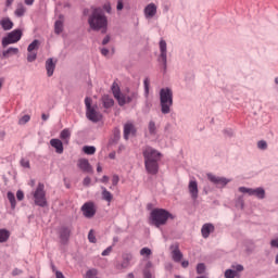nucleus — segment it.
Masks as SVG:
<instances>
[{
  "mask_svg": "<svg viewBox=\"0 0 278 278\" xmlns=\"http://www.w3.org/2000/svg\"><path fill=\"white\" fill-rule=\"evenodd\" d=\"M144 166L148 175H157L160 173V160L162 153L154 148L146 147L142 150Z\"/></svg>",
  "mask_w": 278,
  "mask_h": 278,
  "instance_id": "f257e3e1",
  "label": "nucleus"
},
{
  "mask_svg": "<svg viewBox=\"0 0 278 278\" xmlns=\"http://www.w3.org/2000/svg\"><path fill=\"white\" fill-rule=\"evenodd\" d=\"M88 24L92 31H101V29H108V17L105 16L103 9H93L88 17Z\"/></svg>",
  "mask_w": 278,
  "mask_h": 278,
  "instance_id": "f03ea898",
  "label": "nucleus"
},
{
  "mask_svg": "<svg viewBox=\"0 0 278 278\" xmlns=\"http://www.w3.org/2000/svg\"><path fill=\"white\" fill-rule=\"evenodd\" d=\"M168 218L173 220L175 216L164 208H154L150 213L151 224L157 228L164 226L168 222Z\"/></svg>",
  "mask_w": 278,
  "mask_h": 278,
  "instance_id": "7ed1b4c3",
  "label": "nucleus"
},
{
  "mask_svg": "<svg viewBox=\"0 0 278 278\" xmlns=\"http://www.w3.org/2000/svg\"><path fill=\"white\" fill-rule=\"evenodd\" d=\"M160 108L161 113L166 115L170 114L173 109V89L172 88H162L160 90Z\"/></svg>",
  "mask_w": 278,
  "mask_h": 278,
  "instance_id": "20e7f679",
  "label": "nucleus"
},
{
  "mask_svg": "<svg viewBox=\"0 0 278 278\" xmlns=\"http://www.w3.org/2000/svg\"><path fill=\"white\" fill-rule=\"evenodd\" d=\"M85 108H86V117L91 123H99L103 118V115L97 111L94 106H92V98L87 97L85 99Z\"/></svg>",
  "mask_w": 278,
  "mask_h": 278,
  "instance_id": "39448f33",
  "label": "nucleus"
},
{
  "mask_svg": "<svg viewBox=\"0 0 278 278\" xmlns=\"http://www.w3.org/2000/svg\"><path fill=\"white\" fill-rule=\"evenodd\" d=\"M33 199L35 205L38 207H47V191H45V184L39 182L35 191H33Z\"/></svg>",
  "mask_w": 278,
  "mask_h": 278,
  "instance_id": "423d86ee",
  "label": "nucleus"
},
{
  "mask_svg": "<svg viewBox=\"0 0 278 278\" xmlns=\"http://www.w3.org/2000/svg\"><path fill=\"white\" fill-rule=\"evenodd\" d=\"M238 190L239 192H241V194H247L248 197H255V199H258V201H264V199H266V189H264V187H239Z\"/></svg>",
  "mask_w": 278,
  "mask_h": 278,
  "instance_id": "0eeeda50",
  "label": "nucleus"
},
{
  "mask_svg": "<svg viewBox=\"0 0 278 278\" xmlns=\"http://www.w3.org/2000/svg\"><path fill=\"white\" fill-rule=\"evenodd\" d=\"M131 266H134V254L124 253L122 261L116 263L115 268L117 270H127V268H131Z\"/></svg>",
  "mask_w": 278,
  "mask_h": 278,
  "instance_id": "6e6552de",
  "label": "nucleus"
},
{
  "mask_svg": "<svg viewBox=\"0 0 278 278\" xmlns=\"http://www.w3.org/2000/svg\"><path fill=\"white\" fill-rule=\"evenodd\" d=\"M22 36L23 31H21V29H15L9 33L7 37L2 38V47H8V45H14V42H18Z\"/></svg>",
  "mask_w": 278,
  "mask_h": 278,
  "instance_id": "1a4fd4ad",
  "label": "nucleus"
},
{
  "mask_svg": "<svg viewBox=\"0 0 278 278\" xmlns=\"http://www.w3.org/2000/svg\"><path fill=\"white\" fill-rule=\"evenodd\" d=\"M206 177L208 181H211V184H214V186H216V188H225V186H227V184L231 181V179L229 178L216 176L213 174H207Z\"/></svg>",
  "mask_w": 278,
  "mask_h": 278,
  "instance_id": "9d476101",
  "label": "nucleus"
},
{
  "mask_svg": "<svg viewBox=\"0 0 278 278\" xmlns=\"http://www.w3.org/2000/svg\"><path fill=\"white\" fill-rule=\"evenodd\" d=\"M159 47H160V53H161L159 56V60H160V62H162L164 71H166L167 59H168L166 40L161 39Z\"/></svg>",
  "mask_w": 278,
  "mask_h": 278,
  "instance_id": "9b49d317",
  "label": "nucleus"
},
{
  "mask_svg": "<svg viewBox=\"0 0 278 278\" xmlns=\"http://www.w3.org/2000/svg\"><path fill=\"white\" fill-rule=\"evenodd\" d=\"M80 210L85 218H93L94 214H97V206L94 205V202L84 203Z\"/></svg>",
  "mask_w": 278,
  "mask_h": 278,
  "instance_id": "f8f14e48",
  "label": "nucleus"
},
{
  "mask_svg": "<svg viewBox=\"0 0 278 278\" xmlns=\"http://www.w3.org/2000/svg\"><path fill=\"white\" fill-rule=\"evenodd\" d=\"M71 231H73V226H62L59 230V236L62 244H66L71 239Z\"/></svg>",
  "mask_w": 278,
  "mask_h": 278,
  "instance_id": "ddd939ff",
  "label": "nucleus"
},
{
  "mask_svg": "<svg viewBox=\"0 0 278 278\" xmlns=\"http://www.w3.org/2000/svg\"><path fill=\"white\" fill-rule=\"evenodd\" d=\"M138 91H130L128 93V96H122V99L119 100V104L121 108H123V105H127V103H131L132 101H138Z\"/></svg>",
  "mask_w": 278,
  "mask_h": 278,
  "instance_id": "4468645a",
  "label": "nucleus"
},
{
  "mask_svg": "<svg viewBox=\"0 0 278 278\" xmlns=\"http://www.w3.org/2000/svg\"><path fill=\"white\" fill-rule=\"evenodd\" d=\"M189 194L192 201H197L199 199V184L197 180H190L188 185Z\"/></svg>",
  "mask_w": 278,
  "mask_h": 278,
  "instance_id": "2eb2a0df",
  "label": "nucleus"
},
{
  "mask_svg": "<svg viewBox=\"0 0 278 278\" xmlns=\"http://www.w3.org/2000/svg\"><path fill=\"white\" fill-rule=\"evenodd\" d=\"M136 126L128 122L124 125V140H129V136H136Z\"/></svg>",
  "mask_w": 278,
  "mask_h": 278,
  "instance_id": "dca6fc26",
  "label": "nucleus"
},
{
  "mask_svg": "<svg viewBox=\"0 0 278 278\" xmlns=\"http://www.w3.org/2000/svg\"><path fill=\"white\" fill-rule=\"evenodd\" d=\"M143 14L147 20L153 18L157 14V5L155 3H149L143 10Z\"/></svg>",
  "mask_w": 278,
  "mask_h": 278,
  "instance_id": "f3484780",
  "label": "nucleus"
},
{
  "mask_svg": "<svg viewBox=\"0 0 278 278\" xmlns=\"http://www.w3.org/2000/svg\"><path fill=\"white\" fill-rule=\"evenodd\" d=\"M170 249L173 261L179 264V262L184 260V253H181V250H179V245H170Z\"/></svg>",
  "mask_w": 278,
  "mask_h": 278,
  "instance_id": "a211bd4d",
  "label": "nucleus"
},
{
  "mask_svg": "<svg viewBox=\"0 0 278 278\" xmlns=\"http://www.w3.org/2000/svg\"><path fill=\"white\" fill-rule=\"evenodd\" d=\"M78 168H80L83 173H92V165H90L88 159L78 160Z\"/></svg>",
  "mask_w": 278,
  "mask_h": 278,
  "instance_id": "6ab92c4d",
  "label": "nucleus"
},
{
  "mask_svg": "<svg viewBox=\"0 0 278 278\" xmlns=\"http://www.w3.org/2000/svg\"><path fill=\"white\" fill-rule=\"evenodd\" d=\"M111 90L113 92L114 99H116L117 103H121V100L123 99V92H121V86L116 81L112 84Z\"/></svg>",
  "mask_w": 278,
  "mask_h": 278,
  "instance_id": "aec40b11",
  "label": "nucleus"
},
{
  "mask_svg": "<svg viewBox=\"0 0 278 278\" xmlns=\"http://www.w3.org/2000/svg\"><path fill=\"white\" fill-rule=\"evenodd\" d=\"M50 144L51 147H53V149H55V153H59V154L64 153V143H62V140L51 139Z\"/></svg>",
  "mask_w": 278,
  "mask_h": 278,
  "instance_id": "412c9836",
  "label": "nucleus"
},
{
  "mask_svg": "<svg viewBox=\"0 0 278 278\" xmlns=\"http://www.w3.org/2000/svg\"><path fill=\"white\" fill-rule=\"evenodd\" d=\"M214 224H204L201 228L202 238H210V233H214Z\"/></svg>",
  "mask_w": 278,
  "mask_h": 278,
  "instance_id": "4be33fe9",
  "label": "nucleus"
},
{
  "mask_svg": "<svg viewBox=\"0 0 278 278\" xmlns=\"http://www.w3.org/2000/svg\"><path fill=\"white\" fill-rule=\"evenodd\" d=\"M46 70L48 77H53V73L55 72V64L53 63V59H48L46 61Z\"/></svg>",
  "mask_w": 278,
  "mask_h": 278,
  "instance_id": "5701e85b",
  "label": "nucleus"
},
{
  "mask_svg": "<svg viewBox=\"0 0 278 278\" xmlns=\"http://www.w3.org/2000/svg\"><path fill=\"white\" fill-rule=\"evenodd\" d=\"M0 25L4 31H10L14 27V23L10 21V17L1 20Z\"/></svg>",
  "mask_w": 278,
  "mask_h": 278,
  "instance_id": "b1692460",
  "label": "nucleus"
},
{
  "mask_svg": "<svg viewBox=\"0 0 278 278\" xmlns=\"http://www.w3.org/2000/svg\"><path fill=\"white\" fill-rule=\"evenodd\" d=\"M153 267V264L151 262L146 264V267L143 269V278H155V275H153V271L151 268Z\"/></svg>",
  "mask_w": 278,
  "mask_h": 278,
  "instance_id": "393cba45",
  "label": "nucleus"
},
{
  "mask_svg": "<svg viewBox=\"0 0 278 278\" xmlns=\"http://www.w3.org/2000/svg\"><path fill=\"white\" fill-rule=\"evenodd\" d=\"M60 138L65 144H68V141L71 140V129L64 128L60 134Z\"/></svg>",
  "mask_w": 278,
  "mask_h": 278,
  "instance_id": "a878e982",
  "label": "nucleus"
},
{
  "mask_svg": "<svg viewBox=\"0 0 278 278\" xmlns=\"http://www.w3.org/2000/svg\"><path fill=\"white\" fill-rule=\"evenodd\" d=\"M102 104H103V108H105L106 110H110V108L114 106V99H112L110 96H104L102 98Z\"/></svg>",
  "mask_w": 278,
  "mask_h": 278,
  "instance_id": "bb28decb",
  "label": "nucleus"
},
{
  "mask_svg": "<svg viewBox=\"0 0 278 278\" xmlns=\"http://www.w3.org/2000/svg\"><path fill=\"white\" fill-rule=\"evenodd\" d=\"M101 190H102V200L106 201L108 203H112V199H114V197L112 195V192L108 191L105 187H101Z\"/></svg>",
  "mask_w": 278,
  "mask_h": 278,
  "instance_id": "cd10ccee",
  "label": "nucleus"
},
{
  "mask_svg": "<svg viewBox=\"0 0 278 278\" xmlns=\"http://www.w3.org/2000/svg\"><path fill=\"white\" fill-rule=\"evenodd\" d=\"M7 199L11 203V208L16 210V195H14V192L8 191Z\"/></svg>",
  "mask_w": 278,
  "mask_h": 278,
  "instance_id": "c85d7f7f",
  "label": "nucleus"
},
{
  "mask_svg": "<svg viewBox=\"0 0 278 278\" xmlns=\"http://www.w3.org/2000/svg\"><path fill=\"white\" fill-rule=\"evenodd\" d=\"M38 49H40V40L35 39L33 42L27 47L28 52H38Z\"/></svg>",
  "mask_w": 278,
  "mask_h": 278,
  "instance_id": "c756f323",
  "label": "nucleus"
},
{
  "mask_svg": "<svg viewBox=\"0 0 278 278\" xmlns=\"http://www.w3.org/2000/svg\"><path fill=\"white\" fill-rule=\"evenodd\" d=\"M148 131L150 136H157V126L154 121H150L148 124Z\"/></svg>",
  "mask_w": 278,
  "mask_h": 278,
  "instance_id": "7c9ffc66",
  "label": "nucleus"
},
{
  "mask_svg": "<svg viewBox=\"0 0 278 278\" xmlns=\"http://www.w3.org/2000/svg\"><path fill=\"white\" fill-rule=\"evenodd\" d=\"M64 31V22L62 20H58L54 23V33L60 35Z\"/></svg>",
  "mask_w": 278,
  "mask_h": 278,
  "instance_id": "2f4dec72",
  "label": "nucleus"
},
{
  "mask_svg": "<svg viewBox=\"0 0 278 278\" xmlns=\"http://www.w3.org/2000/svg\"><path fill=\"white\" fill-rule=\"evenodd\" d=\"M235 206L239 210H244V195H237L235 199Z\"/></svg>",
  "mask_w": 278,
  "mask_h": 278,
  "instance_id": "473e14b6",
  "label": "nucleus"
},
{
  "mask_svg": "<svg viewBox=\"0 0 278 278\" xmlns=\"http://www.w3.org/2000/svg\"><path fill=\"white\" fill-rule=\"evenodd\" d=\"M18 48H9L2 52V58H10V55H16Z\"/></svg>",
  "mask_w": 278,
  "mask_h": 278,
  "instance_id": "72a5a7b5",
  "label": "nucleus"
},
{
  "mask_svg": "<svg viewBox=\"0 0 278 278\" xmlns=\"http://www.w3.org/2000/svg\"><path fill=\"white\" fill-rule=\"evenodd\" d=\"M83 151L86 155H94V153H97V148L94 146H85L83 147Z\"/></svg>",
  "mask_w": 278,
  "mask_h": 278,
  "instance_id": "f704fd0d",
  "label": "nucleus"
},
{
  "mask_svg": "<svg viewBox=\"0 0 278 278\" xmlns=\"http://www.w3.org/2000/svg\"><path fill=\"white\" fill-rule=\"evenodd\" d=\"M25 12H27V10L25 9V7L23 4H18L14 14L15 16H17L18 18H21V16H25Z\"/></svg>",
  "mask_w": 278,
  "mask_h": 278,
  "instance_id": "c9c22d12",
  "label": "nucleus"
},
{
  "mask_svg": "<svg viewBox=\"0 0 278 278\" xmlns=\"http://www.w3.org/2000/svg\"><path fill=\"white\" fill-rule=\"evenodd\" d=\"M86 278H99V270L97 268H91L86 271Z\"/></svg>",
  "mask_w": 278,
  "mask_h": 278,
  "instance_id": "e433bc0d",
  "label": "nucleus"
},
{
  "mask_svg": "<svg viewBox=\"0 0 278 278\" xmlns=\"http://www.w3.org/2000/svg\"><path fill=\"white\" fill-rule=\"evenodd\" d=\"M10 238V231L7 229H0V242H8Z\"/></svg>",
  "mask_w": 278,
  "mask_h": 278,
  "instance_id": "4c0bfd02",
  "label": "nucleus"
},
{
  "mask_svg": "<svg viewBox=\"0 0 278 278\" xmlns=\"http://www.w3.org/2000/svg\"><path fill=\"white\" fill-rule=\"evenodd\" d=\"M150 84H151V80H149V77H146L143 80V88H144L143 94H144L146 99H149Z\"/></svg>",
  "mask_w": 278,
  "mask_h": 278,
  "instance_id": "58836bf2",
  "label": "nucleus"
},
{
  "mask_svg": "<svg viewBox=\"0 0 278 278\" xmlns=\"http://www.w3.org/2000/svg\"><path fill=\"white\" fill-rule=\"evenodd\" d=\"M206 266L204 263H199L197 265V274L198 275H205Z\"/></svg>",
  "mask_w": 278,
  "mask_h": 278,
  "instance_id": "ea45409f",
  "label": "nucleus"
},
{
  "mask_svg": "<svg viewBox=\"0 0 278 278\" xmlns=\"http://www.w3.org/2000/svg\"><path fill=\"white\" fill-rule=\"evenodd\" d=\"M257 149H260V151H266V149H268V142H266V140L257 141Z\"/></svg>",
  "mask_w": 278,
  "mask_h": 278,
  "instance_id": "a19ab883",
  "label": "nucleus"
},
{
  "mask_svg": "<svg viewBox=\"0 0 278 278\" xmlns=\"http://www.w3.org/2000/svg\"><path fill=\"white\" fill-rule=\"evenodd\" d=\"M238 276V274H236V270L232 269H226L224 277L225 278H236Z\"/></svg>",
  "mask_w": 278,
  "mask_h": 278,
  "instance_id": "79ce46f5",
  "label": "nucleus"
},
{
  "mask_svg": "<svg viewBox=\"0 0 278 278\" xmlns=\"http://www.w3.org/2000/svg\"><path fill=\"white\" fill-rule=\"evenodd\" d=\"M37 58H38V52L30 51L27 54V62H36Z\"/></svg>",
  "mask_w": 278,
  "mask_h": 278,
  "instance_id": "37998d69",
  "label": "nucleus"
},
{
  "mask_svg": "<svg viewBox=\"0 0 278 278\" xmlns=\"http://www.w3.org/2000/svg\"><path fill=\"white\" fill-rule=\"evenodd\" d=\"M231 269L236 271V275H238V273H242V270H244V266L240 264H232Z\"/></svg>",
  "mask_w": 278,
  "mask_h": 278,
  "instance_id": "c03bdc74",
  "label": "nucleus"
},
{
  "mask_svg": "<svg viewBox=\"0 0 278 278\" xmlns=\"http://www.w3.org/2000/svg\"><path fill=\"white\" fill-rule=\"evenodd\" d=\"M113 140H114V142H118V140H121V129L114 128Z\"/></svg>",
  "mask_w": 278,
  "mask_h": 278,
  "instance_id": "a18cd8bd",
  "label": "nucleus"
},
{
  "mask_svg": "<svg viewBox=\"0 0 278 278\" xmlns=\"http://www.w3.org/2000/svg\"><path fill=\"white\" fill-rule=\"evenodd\" d=\"M29 121H31V117L29 115H24L18 121V124L20 125H27V123H29Z\"/></svg>",
  "mask_w": 278,
  "mask_h": 278,
  "instance_id": "49530a36",
  "label": "nucleus"
},
{
  "mask_svg": "<svg viewBox=\"0 0 278 278\" xmlns=\"http://www.w3.org/2000/svg\"><path fill=\"white\" fill-rule=\"evenodd\" d=\"M88 240L92 244L97 243V237H94V232L92 230H90L89 233H88Z\"/></svg>",
  "mask_w": 278,
  "mask_h": 278,
  "instance_id": "de8ad7c7",
  "label": "nucleus"
},
{
  "mask_svg": "<svg viewBox=\"0 0 278 278\" xmlns=\"http://www.w3.org/2000/svg\"><path fill=\"white\" fill-rule=\"evenodd\" d=\"M140 255H147V257H149V255H151V249L149 248H142L140 250Z\"/></svg>",
  "mask_w": 278,
  "mask_h": 278,
  "instance_id": "09e8293b",
  "label": "nucleus"
},
{
  "mask_svg": "<svg viewBox=\"0 0 278 278\" xmlns=\"http://www.w3.org/2000/svg\"><path fill=\"white\" fill-rule=\"evenodd\" d=\"M20 164H21V166H23V168H29V166H30L29 160H27V159H22Z\"/></svg>",
  "mask_w": 278,
  "mask_h": 278,
  "instance_id": "8fccbe9b",
  "label": "nucleus"
},
{
  "mask_svg": "<svg viewBox=\"0 0 278 278\" xmlns=\"http://www.w3.org/2000/svg\"><path fill=\"white\" fill-rule=\"evenodd\" d=\"M16 199L17 201H23V199H25V192H23V190H17Z\"/></svg>",
  "mask_w": 278,
  "mask_h": 278,
  "instance_id": "3c124183",
  "label": "nucleus"
},
{
  "mask_svg": "<svg viewBox=\"0 0 278 278\" xmlns=\"http://www.w3.org/2000/svg\"><path fill=\"white\" fill-rule=\"evenodd\" d=\"M112 253V245L108 247L104 251H102V256L108 257Z\"/></svg>",
  "mask_w": 278,
  "mask_h": 278,
  "instance_id": "603ef678",
  "label": "nucleus"
},
{
  "mask_svg": "<svg viewBox=\"0 0 278 278\" xmlns=\"http://www.w3.org/2000/svg\"><path fill=\"white\" fill-rule=\"evenodd\" d=\"M224 134L228 137L231 138L233 136V129L231 128H226L224 129Z\"/></svg>",
  "mask_w": 278,
  "mask_h": 278,
  "instance_id": "864d4df0",
  "label": "nucleus"
},
{
  "mask_svg": "<svg viewBox=\"0 0 278 278\" xmlns=\"http://www.w3.org/2000/svg\"><path fill=\"white\" fill-rule=\"evenodd\" d=\"M91 181H92V179H90V177L87 176L84 178L83 185L88 187V186H90Z\"/></svg>",
  "mask_w": 278,
  "mask_h": 278,
  "instance_id": "5fc2aeb1",
  "label": "nucleus"
},
{
  "mask_svg": "<svg viewBox=\"0 0 278 278\" xmlns=\"http://www.w3.org/2000/svg\"><path fill=\"white\" fill-rule=\"evenodd\" d=\"M12 275H13V277H16V276H18V275H23V270H22V269H18V268H14V269L12 270Z\"/></svg>",
  "mask_w": 278,
  "mask_h": 278,
  "instance_id": "6e6d98bb",
  "label": "nucleus"
},
{
  "mask_svg": "<svg viewBox=\"0 0 278 278\" xmlns=\"http://www.w3.org/2000/svg\"><path fill=\"white\" fill-rule=\"evenodd\" d=\"M270 247L273 249H278V238L270 241Z\"/></svg>",
  "mask_w": 278,
  "mask_h": 278,
  "instance_id": "4d7b16f0",
  "label": "nucleus"
},
{
  "mask_svg": "<svg viewBox=\"0 0 278 278\" xmlns=\"http://www.w3.org/2000/svg\"><path fill=\"white\" fill-rule=\"evenodd\" d=\"M118 181H119L118 175H114L112 178L113 186H118Z\"/></svg>",
  "mask_w": 278,
  "mask_h": 278,
  "instance_id": "13d9d810",
  "label": "nucleus"
},
{
  "mask_svg": "<svg viewBox=\"0 0 278 278\" xmlns=\"http://www.w3.org/2000/svg\"><path fill=\"white\" fill-rule=\"evenodd\" d=\"M101 54L104 55L105 58H108V55H110V50L108 48H102Z\"/></svg>",
  "mask_w": 278,
  "mask_h": 278,
  "instance_id": "bf43d9fd",
  "label": "nucleus"
},
{
  "mask_svg": "<svg viewBox=\"0 0 278 278\" xmlns=\"http://www.w3.org/2000/svg\"><path fill=\"white\" fill-rule=\"evenodd\" d=\"M110 42V35L105 36L102 40V45L105 46Z\"/></svg>",
  "mask_w": 278,
  "mask_h": 278,
  "instance_id": "052dcab7",
  "label": "nucleus"
},
{
  "mask_svg": "<svg viewBox=\"0 0 278 278\" xmlns=\"http://www.w3.org/2000/svg\"><path fill=\"white\" fill-rule=\"evenodd\" d=\"M123 8H124L123 0H118L117 1V10L121 11V10H123Z\"/></svg>",
  "mask_w": 278,
  "mask_h": 278,
  "instance_id": "680f3d73",
  "label": "nucleus"
},
{
  "mask_svg": "<svg viewBox=\"0 0 278 278\" xmlns=\"http://www.w3.org/2000/svg\"><path fill=\"white\" fill-rule=\"evenodd\" d=\"M102 184H108V181H110V177H108V176H103L102 178H101V180H100Z\"/></svg>",
  "mask_w": 278,
  "mask_h": 278,
  "instance_id": "e2e57ef3",
  "label": "nucleus"
},
{
  "mask_svg": "<svg viewBox=\"0 0 278 278\" xmlns=\"http://www.w3.org/2000/svg\"><path fill=\"white\" fill-rule=\"evenodd\" d=\"M181 266H182V268H188V266H190V262H188V261H182V262H181Z\"/></svg>",
  "mask_w": 278,
  "mask_h": 278,
  "instance_id": "0e129e2a",
  "label": "nucleus"
},
{
  "mask_svg": "<svg viewBox=\"0 0 278 278\" xmlns=\"http://www.w3.org/2000/svg\"><path fill=\"white\" fill-rule=\"evenodd\" d=\"M55 277L56 278H66V277H64V274H62V271H55Z\"/></svg>",
  "mask_w": 278,
  "mask_h": 278,
  "instance_id": "69168bd1",
  "label": "nucleus"
},
{
  "mask_svg": "<svg viewBox=\"0 0 278 278\" xmlns=\"http://www.w3.org/2000/svg\"><path fill=\"white\" fill-rule=\"evenodd\" d=\"M35 0H24L25 5H34Z\"/></svg>",
  "mask_w": 278,
  "mask_h": 278,
  "instance_id": "338daca9",
  "label": "nucleus"
},
{
  "mask_svg": "<svg viewBox=\"0 0 278 278\" xmlns=\"http://www.w3.org/2000/svg\"><path fill=\"white\" fill-rule=\"evenodd\" d=\"M104 10L110 14V12L112 11V7H110V4H105Z\"/></svg>",
  "mask_w": 278,
  "mask_h": 278,
  "instance_id": "774afa93",
  "label": "nucleus"
}]
</instances>
